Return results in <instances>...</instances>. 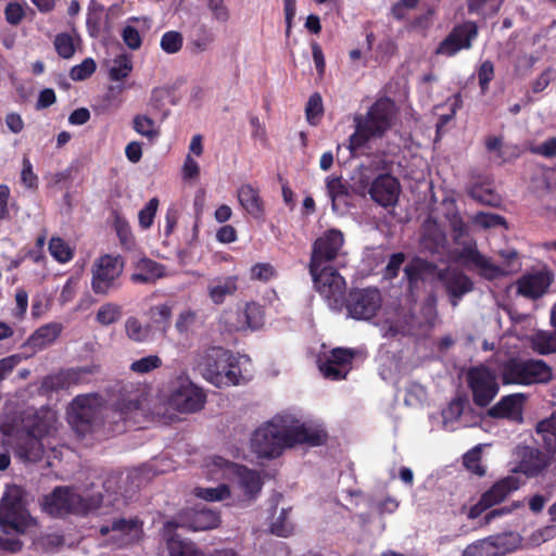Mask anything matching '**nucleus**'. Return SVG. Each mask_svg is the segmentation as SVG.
I'll use <instances>...</instances> for the list:
<instances>
[{"mask_svg": "<svg viewBox=\"0 0 556 556\" xmlns=\"http://www.w3.org/2000/svg\"><path fill=\"white\" fill-rule=\"evenodd\" d=\"M327 432L314 422H302L292 416H276L256 429L251 439V451L262 458H274L283 448L296 444L318 446L326 442Z\"/></svg>", "mask_w": 556, "mask_h": 556, "instance_id": "nucleus-1", "label": "nucleus"}, {"mask_svg": "<svg viewBox=\"0 0 556 556\" xmlns=\"http://www.w3.org/2000/svg\"><path fill=\"white\" fill-rule=\"evenodd\" d=\"M58 429V418L53 412H46L34 427L28 431L16 432L11 422L0 424V433L3 435L2 443L11 444L10 438L17 437L14 446L15 455L25 463H37L42 459L46 447L50 446L47 441Z\"/></svg>", "mask_w": 556, "mask_h": 556, "instance_id": "nucleus-2", "label": "nucleus"}, {"mask_svg": "<svg viewBox=\"0 0 556 556\" xmlns=\"http://www.w3.org/2000/svg\"><path fill=\"white\" fill-rule=\"evenodd\" d=\"M204 467L212 479L222 478L229 481L233 501L251 500L262 489L263 482L256 471L222 456L207 457Z\"/></svg>", "mask_w": 556, "mask_h": 556, "instance_id": "nucleus-3", "label": "nucleus"}, {"mask_svg": "<svg viewBox=\"0 0 556 556\" xmlns=\"http://www.w3.org/2000/svg\"><path fill=\"white\" fill-rule=\"evenodd\" d=\"M197 367L205 380L218 388L247 381L241 372L239 359L219 346L201 352L197 358Z\"/></svg>", "mask_w": 556, "mask_h": 556, "instance_id": "nucleus-4", "label": "nucleus"}, {"mask_svg": "<svg viewBox=\"0 0 556 556\" xmlns=\"http://www.w3.org/2000/svg\"><path fill=\"white\" fill-rule=\"evenodd\" d=\"M394 114V102L383 98L375 102L366 115L355 116V131L350 136L349 149L355 151L371 138L381 137L392 126Z\"/></svg>", "mask_w": 556, "mask_h": 556, "instance_id": "nucleus-5", "label": "nucleus"}, {"mask_svg": "<svg viewBox=\"0 0 556 556\" xmlns=\"http://www.w3.org/2000/svg\"><path fill=\"white\" fill-rule=\"evenodd\" d=\"M102 501L103 496L100 493H80L73 488L59 486L43 497L41 506L49 515L60 517L67 514H87L100 507Z\"/></svg>", "mask_w": 556, "mask_h": 556, "instance_id": "nucleus-6", "label": "nucleus"}, {"mask_svg": "<svg viewBox=\"0 0 556 556\" xmlns=\"http://www.w3.org/2000/svg\"><path fill=\"white\" fill-rule=\"evenodd\" d=\"M553 378V368L543 359L513 358L502 367V381L504 384H547Z\"/></svg>", "mask_w": 556, "mask_h": 556, "instance_id": "nucleus-7", "label": "nucleus"}, {"mask_svg": "<svg viewBox=\"0 0 556 556\" xmlns=\"http://www.w3.org/2000/svg\"><path fill=\"white\" fill-rule=\"evenodd\" d=\"M314 286L333 311L342 309L345 301L346 282L332 266H320L314 269L308 265Z\"/></svg>", "mask_w": 556, "mask_h": 556, "instance_id": "nucleus-8", "label": "nucleus"}, {"mask_svg": "<svg viewBox=\"0 0 556 556\" xmlns=\"http://www.w3.org/2000/svg\"><path fill=\"white\" fill-rule=\"evenodd\" d=\"M102 410V400L97 394L79 395L73 400L67 412L68 422L78 437L93 431Z\"/></svg>", "mask_w": 556, "mask_h": 556, "instance_id": "nucleus-9", "label": "nucleus"}, {"mask_svg": "<svg viewBox=\"0 0 556 556\" xmlns=\"http://www.w3.org/2000/svg\"><path fill=\"white\" fill-rule=\"evenodd\" d=\"M124 269L123 260L110 254L94 260L91 266V289L96 294L108 295L118 288V278Z\"/></svg>", "mask_w": 556, "mask_h": 556, "instance_id": "nucleus-10", "label": "nucleus"}, {"mask_svg": "<svg viewBox=\"0 0 556 556\" xmlns=\"http://www.w3.org/2000/svg\"><path fill=\"white\" fill-rule=\"evenodd\" d=\"M462 255L477 268L482 277L490 280L514 274L520 269L518 254L514 250L501 253V255L507 260V265L505 266L495 265L491 258L481 254L475 247L464 249Z\"/></svg>", "mask_w": 556, "mask_h": 556, "instance_id": "nucleus-11", "label": "nucleus"}, {"mask_svg": "<svg viewBox=\"0 0 556 556\" xmlns=\"http://www.w3.org/2000/svg\"><path fill=\"white\" fill-rule=\"evenodd\" d=\"M467 382L473 403L478 406L489 405L498 393L495 372L484 366L471 368L467 374Z\"/></svg>", "mask_w": 556, "mask_h": 556, "instance_id": "nucleus-12", "label": "nucleus"}, {"mask_svg": "<svg viewBox=\"0 0 556 556\" xmlns=\"http://www.w3.org/2000/svg\"><path fill=\"white\" fill-rule=\"evenodd\" d=\"M205 403V394L189 379H179L169 395V404L180 413H194L200 410Z\"/></svg>", "mask_w": 556, "mask_h": 556, "instance_id": "nucleus-13", "label": "nucleus"}, {"mask_svg": "<svg viewBox=\"0 0 556 556\" xmlns=\"http://www.w3.org/2000/svg\"><path fill=\"white\" fill-rule=\"evenodd\" d=\"M520 488V481L514 476H508L495 482L489 490L482 493L479 502L470 507L469 519L478 518L486 509L505 501L514 491Z\"/></svg>", "mask_w": 556, "mask_h": 556, "instance_id": "nucleus-14", "label": "nucleus"}, {"mask_svg": "<svg viewBox=\"0 0 556 556\" xmlns=\"http://www.w3.org/2000/svg\"><path fill=\"white\" fill-rule=\"evenodd\" d=\"M344 243L343 233L337 229L325 231L315 240L312 247L309 265L317 268L320 266H331L330 263L337 258Z\"/></svg>", "mask_w": 556, "mask_h": 556, "instance_id": "nucleus-15", "label": "nucleus"}, {"mask_svg": "<svg viewBox=\"0 0 556 556\" xmlns=\"http://www.w3.org/2000/svg\"><path fill=\"white\" fill-rule=\"evenodd\" d=\"M380 306L379 291L370 288L351 292L346 302L349 315L355 319H370Z\"/></svg>", "mask_w": 556, "mask_h": 556, "instance_id": "nucleus-16", "label": "nucleus"}, {"mask_svg": "<svg viewBox=\"0 0 556 556\" xmlns=\"http://www.w3.org/2000/svg\"><path fill=\"white\" fill-rule=\"evenodd\" d=\"M478 35V27L472 22L455 26L445 39L438 46L435 53L451 58L464 49L471 48V41Z\"/></svg>", "mask_w": 556, "mask_h": 556, "instance_id": "nucleus-17", "label": "nucleus"}, {"mask_svg": "<svg viewBox=\"0 0 556 556\" xmlns=\"http://www.w3.org/2000/svg\"><path fill=\"white\" fill-rule=\"evenodd\" d=\"M175 528L181 527L191 531H206L215 529L220 523V516L210 508H190L182 510L172 522Z\"/></svg>", "mask_w": 556, "mask_h": 556, "instance_id": "nucleus-18", "label": "nucleus"}, {"mask_svg": "<svg viewBox=\"0 0 556 556\" xmlns=\"http://www.w3.org/2000/svg\"><path fill=\"white\" fill-rule=\"evenodd\" d=\"M354 355V351L350 349H333L329 356L325 359H319V370L327 379H344L352 368Z\"/></svg>", "mask_w": 556, "mask_h": 556, "instance_id": "nucleus-19", "label": "nucleus"}, {"mask_svg": "<svg viewBox=\"0 0 556 556\" xmlns=\"http://www.w3.org/2000/svg\"><path fill=\"white\" fill-rule=\"evenodd\" d=\"M24 508V490L17 485L8 486L0 502V523H14L23 517Z\"/></svg>", "mask_w": 556, "mask_h": 556, "instance_id": "nucleus-20", "label": "nucleus"}, {"mask_svg": "<svg viewBox=\"0 0 556 556\" xmlns=\"http://www.w3.org/2000/svg\"><path fill=\"white\" fill-rule=\"evenodd\" d=\"M142 532V523L137 518H118L111 526L100 528L102 535L112 533V540L122 544H128L138 540Z\"/></svg>", "mask_w": 556, "mask_h": 556, "instance_id": "nucleus-21", "label": "nucleus"}, {"mask_svg": "<svg viewBox=\"0 0 556 556\" xmlns=\"http://www.w3.org/2000/svg\"><path fill=\"white\" fill-rule=\"evenodd\" d=\"M439 279L450 294L451 303L454 307L457 306L459 299L473 288L469 277L456 268H447L440 271Z\"/></svg>", "mask_w": 556, "mask_h": 556, "instance_id": "nucleus-22", "label": "nucleus"}, {"mask_svg": "<svg viewBox=\"0 0 556 556\" xmlns=\"http://www.w3.org/2000/svg\"><path fill=\"white\" fill-rule=\"evenodd\" d=\"M369 194L381 206H392L399 199L400 184L391 175H380L372 181Z\"/></svg>", "mask_w": 556, "mask_h": 556, "instance_id": "nucleus-23", "label": "nucleus"}, {"mask_svg": "<svg viewBox=\"0 0 556 556\" xmlns=\"http://www.w3.org/2000/svg\"><path fill=\"white\" fill-rule=\"evenodd\" d=\"M144 482L141 469H132L126 475H117L109 477L104 482L105 491L119 493L125 497L131 496Z\"/></svg>", "mask_w": 556, "mask_h": 556, "instance_id": "nucleus-24", "label": "nucleus"}, {"mask_svg": "<svg viewBox=\"0 0 556 556\" xmlns=\"http://www.w3.org/2000/svg\"><path fill=\"white\" fill-rule=\"evenodd\" d=\"M526 396L522 393L509 394L501 399L492 406L488 414L493 418H507L514 421H522V408Z\"/></svg>", "mask_w": 556, "mask_h": 556, "instance_id": "nucleus-25", "label": "nucleus"}, {"mask_svg": "<svg viewBox=\"0 0 556 556\" xmlns=\"http://www.w3.org/2000/svg\"><path fill=\"white\" fill-rule=\"evenodd\" d=\"M552 282V276L548 273L538 271L526 275L517 281L518 293L529 299L542 296Z\"/></svg>", "mask_w": 556, "mask_h": 556, "instance_id": "nucleus-26", "label": "nucleus"}, {"mask_svg": "<svg viewBox=\"0 0 556 556\" xmlns=\"http://www.w3.org/2000/svg\"><path fill=\"white\" fill-rule=\"evenodd\" d=\"M264 325L263 307L255 302H248L237 313L236 330L260 329Z\"/></svg>", "mask_w": 556, "mask_h": 556, "instance_id": "nucleus-27", "label": "nucleus"}, {"mask_svg": "<svg viewBox=\"0 0 556 556\" xmlns=\"http://www.w3.org/2000/svg\"><path fill=\"white\" fill-rule=\"evenodd\" d=\"M62 331L59 323H49L38 328L26 341V346L35 351L43 350L52 344Z\"/></svg>", "mask_w": 556, "mask_h": 556, "instance_id": "nucleus-28", "label": "nucleus"}, {"mask_svg": "<svg viewBox=\"0 0 556 556\" xmlns=\"http://www.w3.org/2000/svg\"><path fill=\"white\" fill-rule=\"evenodd\" d=\"M165 267L150 258H141L137 262L136 270L131 275L134 282L150 283L165 277Z\"/></svg>", "mask_w": 556, "mask_h": 556, "instance_id": "nucleus-29", "label": "nucleus"}, {"mask_svg": "<svg viewBox=\"0 0 556 556\" xmlns=\"http://www.w3.org/2000/svg\"><path fill=\"white\" fill-rule=\"evenodd\" d=\"M237 290V276H227L214 279L207 287L208 296L215 304L224 303L225 299L233 295Z\"/></svg>", "mask_w": 556, "mask_h": 556, "instance_id": "nucleus-30", "label": "nucleus"}, {"mask_svg": "<svg viewBox=\"0 0 556 556\" xmlns=\"http://www.w3.org/2000/svg\"><path fill=\"white\" fill-rule=\"evenodd\" d=\"M174 529L175 527L172 522H168L165 526V536L170 556H202V553L192 542L182 540L178 535L172 534Z\"/></svg>", "mask_w": 556, "mask_h": 556, "instance_id": "nucleus-31", "label": "nucleus"}, {"mask_svg": "<svg viewBox=\"0 0 556 556\" xmlns=\"http://www.w3.org/2000/svg\"><path fill=\"white\" fill-rule=\"evenodd\" d=\"M238 200L241 206L252 216L261 217L263 214V203L258 191L251 185H242L238 189Z\"/></svg>", "mask_w": 556, "mask_h": 556, "instance_id": "nucleus-32", "label": "nucleus"}, {"mask_svg": "<svg viewBox=\"0 0 556 556\" xmlns=\"http://www.w3.org/2000/svg\"><path fill=\"white\" fill-rule=\"evenodd\" d=\"M126 338L135 343H146L152 339V327L143 324L135 316L128 317L124 323Z\"/></svg>", "mask_w": 556, "mask_h": 556, "instance_id": "nucleus-33", "label": "nucleus"}, {"mask_svg": "<svg viewBox=\"0 0 556 556\" xmlns=\"http://www.w3.org/2000/svg\"><path fill=\"white\" fill-rule=\"evenodd\" d=\"M545 466L546 460L544 455H542L538 450L526 448L522 459L518 466V471L528 477H534L539 475Z\"/></svg>", "mask_w": 556, "mask_h": 556, "instance_id": "nucleus-34", "label": "nucleus"}, {"mask_svg": "<svg viewBox=\"0 0 556 556\" xmlns=\"http://www.w3.org/2000/svg\"><path fill=\"white\" fill-rule=\"evenodd\" d=\"M105 12L104 7L97 1H91L88 7L86 25L88 34L92 38L99 37L105 27Z\"/></svg>", "mask_w": 556, "mask_h": 556, "instance_id": "nucleus-35", "label": "nucleus"}, {"mask_svg": "<svg viewBox=\"0 0 556 556\" xmlns=\"http://www.w3.org/2000/svg\"><path fill=\"white\" fill-rule=\"evenodd\" d=\"M132 129L149 141L160 137L161 130L156 122L146 114H136L131 121Z\"/></svg>", "mask_w": 556, "mask_h": 556, "instance_id": "nucleus-36", "label": "nucleus"}, {"mask_svg": "<svg viewBox=\"0 0 556 556\" xmlns=\"http://www.w3.org/2000/svg\"><path fill=\"white\" fill-rule=\"evenodd\" d=\"M529 342L531 349L540 355L556 353V330L538 331L530 337Z\"/></svg>", "mask_w": 556, "mask_h": 556, "instance_id": "nucleus-37", "label": "nucleus"}, {"mask_svg": "<svg viewBox=\"0 0 556 556\" xmlns=\"http://www.w3.org/2000/svg\"><path fill=\"white\" fill-rule=\"evenodd\" d=\"M494 547L495 556L517 549L521 544V536L517 533H504L489 536Z\"/></svg>", "mask_w": 556, "mask_h": 556, "instance_id": "nucleus-38", "label": "nucleus"}, {"mask_svg": "<svg viewBox=\"0 0 556 556\" xmlns=\"http://www.w3.org/2000/svg\"><path fill=\"white\" fill-rule=\"evenodd\" d=\"M193 494L207 502H220L232 497V491L228 483H222L215 488L197 486L193 489Z\"/></svg>", "mask_w": 556, "mask_h": 556, "instance_id": "nucleus-39", "label": "nucleus"}, {"mask_svg": "<svg viewBox=\"0 0 556 556\" xmlns=\"http://www.w3.org/2000/svg\"><path fill=\"white\" fill-rule=\"evenodd\" d=\"M536 432L541 434L546 448L555 453L556 452V412L551 417L541 420L536 425Z\"/></svg>", "mask_w": 556, "mask_h": 556, "instance_id": "nucleus-40", "label": "nucleus"}, {"mask_svg": "<svg viewBox=\"0 0 556 556\" xmlns=\"http://www.w3.org/2000/svg\"><path fill=\"white\" fill-rule=\"evenodd\" d=\"M199 314L195 309L187 307L180 311L175 320V329L181 337H188L197 327Z\"/></svg>", "mask_w": 556, "mask_h": 556, "instance_id": "nucleus-41", "label": "nucleus"}, {"mask_svg": "<svg viewBox=\"0 0 556 556\" xmlns=\"http://www.w3.org/2000/svg\"><path fill=\"white\" fill-rule=\"evenodd\" d=\"M123 316V308L119 304L106 302L96 313V321L104 327L117 323Z\"/></svg>", "mask_w": 556, "mask_h": 556, "instance_id": "nucleus-42", "label": "nucleus"}, {"mask_svg": "<svg viewBox=\"0 0 556 556\" xmlns=\"http://www.w3.org/2000/svg\"><path fill=\"white\" fill-rule=\"evenodd\" d=\"M49 252L61 264L70 262L74 256V250L60 237H52L50 239Z\"/></svg>", "mask_w": 556, "mask_h": 556, "instance_id": "nucleus-43", "label": "nucleus"}, {"mask_svg": "<svg viewBox=\"0 0 556 556\" xmlns=\"http://www.w3.org/2000/svg\"><path fill=\"white\" fill-rule=\"evenodd\" d=\"M132 61L131 58L125 53H122L114 58L112 65L109 71L110 78L112 80H122L131 73Z\"/></svg>", "mask_w": 556, "mask_h": 556, "instance_id": "nucleus-44", "label": "nucleus"}, {"mask_svg": "<svg viewBox=\"0 0 556 556\" xmlns=\"http://www.w3.org/2000/svg\"><path fill=\"white\" fill-rule=\"evenodd\" d=\"M326 189L332 203V210L337 211L339 208L340 201L346 197L348 189L340 177L333 176L326 178Z\"/></svg>", "mask_w": 556, "mask_h": 556, "instance_id": "nucleus-45", "label": "nucleus"}, {"mask_svg": "<svg viewBox=\"0 0 556 556\" xmlns=\"http://www.w3.org/2000/svg\"><path fill=\"white\" fill-rule=\"evenodd\" d=\"M80 38L77 36L76 40L73 36L61 33L54 38V48L58 54L63 59H71L74 56L76 51V42H79Z\"/></svg>", "mask_w": 556, "mask_h": 556, "instance_id": "nucleus-46", "label": "nucleus"}, {"mask_svg": "<svg viewBox=\"0 0 556 556\" xmlns=\"http://www.w3.org/2000/svg\"><path fill=\"white\" fill-rule=\"evenodd\" d=\"M466 401L462 397L451 401L448 406L442 412L443 425L447 430H454L455 424L464 412Z\"/></svg>", "mask_w": 556, "mask_h": 556, "instance_id": "nucleus-47", "label": "nucleus"}, {"mask_svg": "<svg viewBox=\"0 0 556 556\" xmlns=\"http://www.w3.org/2000/svg\"><path fill=\"white\" fill-rule=\"evenodd\" d=\"M163 362L159 355L151 354L139 359L134 361L129 369L137 375L149 374L155 369L161 368Z\"/></svg>", "mask_w": 556, "mask_h": 556, "instance_id": "nucleus-48", "label": "nucleus"}, {"mask_svg": "<svg viewBox=\"0 0 556 556\" xmlns=\"http://www.w3.org/2000/svg\"><path fill=\"white\" fill-rule=\"evenodd\" d=\"M184 37L179 31L169 30L162 35L160 40L161 49L167 54H175L180 51Z\"/></svg>", "mask_w": 556, "mask_h": 556, "instance_id": "nucleus-49", "label": "nucleus"}, {"mask_svg": "<svg viewBox=\"0 0 556 556\" xmlns=\"http://www.w3.org/2000/svg\"><path fill=\"white\" fill-rule=\"evenodd\" d=\"M482 445L479 444L464 455V465L472 473L484 476L485 469L481 464Z\"/></svg>", "mask_w": 556, "mask_h": 556, "instance_id": "nucleus-50", "label": "nucleus"}, {"mask_svg": "<svg viewBox=\"0 0 556 556\" xmlns=\"http://www.w3.org/2000/svg\"><path fill=\"white\" fill-rule=\"evenodd\" d=\"M504 0H468V9L481 15H492L496 13Z\"/></svg>", "mask_w": 556, "mask_h": 556, "instance_id": "nucleus-51", "label": "nucleus"}, {"mask_svg": "<svg viewBox=\"0 0 556 556\" xmlns=\"http://www.w3.org/2000/svg\"><path fill=\"white\" fill-rule=\"evenodd\" d=\"M289 513L282 508L277 517L274 518L270 531L278 536H288L293 531V526L289 520Z\"/></svg>", "mask_w": 556, "mask_h": 556, "instance_id": "nucleus-52", "label": "nucleus"}, {"mask_svg": "<svg viewBox=\"0 0 556 556\" xmlns=\"http://www.w3.org/2000/svg\"><path fill=\"white\" fill-rule=\"evenodd\" d=\"M79 381V371L67 370L60 372L56 376L50 377L45 382L50 388H65Z\"/></svg>", "mask_w": 556, "mask_h": 556, "instance_id": "nucleus-53", "label": "nucleus"}, {"mask_svg": "<svg viewBox=\"0 0 556 556\" xmlns=\"http://www.w3.org/2000/svg\"><path fill=\"white\" fill-rule=\"evenodd\" d=\"M463 556H495V552L490 538H486L468 545Z\"/></svg>", "mask_w": 556, "mask_h": 556, "instance_id": "nucleus-54", "label": "nucleus"}, {"mask_svg": "<svg viewBox=\"0 0 556 556\" xmlns=\"http://www.w3.org/2000/svg\"><path fill=\"white\" fill-rule=\"evenodd\" d=\"M430 265L422 260H415L405 267V275L409 283H416L419 279H424L426 273L429 270Z\"/></svg>", "mask_w": 556, "mask_h": 556, "instance_id": "nucleus-55", "label": "nucleus"}, {"mask_svg": "<svg viewBox=\"0 0 556 556\" xmlns=\"http://www.w3.org/2000/svg\"><path fill=\"white\" fill-rule=\"evenodd\" d=\"M97 68V64L93 59L87 58L80 64L72 67L70 76L73 80H84L91 76Z\"/></svg>", "mask_w": 556, "mask_h": 556, "instance_id": "nucleus-56", "label": "nucleus"}, {"mask_svg": "<svg viewBox=\"0 0 556 556\" xmlns=\"http://www.w3.org/2000/svg\"><path fill=\"white\" fill-rule=\"evenodd\" d=\"M21 181L27 189L38 188V176L34 172V167L28 157H23Z\"/></svg>", "mask_w": 556, "mask_h": 556, "instance_id": "nucleus-57", "label": "nucleus"}, {"mask_svg": "<svg viewBox=\"0 0 556 556\" xmlns=\"http://www.w3.org/2000/svg\"><path fill=\"white\" fill-rule=\"evenodd\" d=\"M159 200L156 198H152L147 205L139 212V225L142 229H148L151 227L155 213L157 211Z\"/></svg>", "mask_w": 556, "mask_h": 556, "instance_id": "nucleus-58", "label": "nucleus"}, {"mask_svg": "<svg viewBox=\"0 0 556 556\" xmlns=\"http://www.w3.org/2000/svg\"><path fill=\"white\" fill-rule=\"evenodd\" d=\"M25 3L9 2L4 9V16L9 24L18 25L25 17Z\"/></svg>", "mask_w": 556, "mask_h": 556, "instance_id": "nucleus-59", "label": "nucleus"}, {"mask_svg": "<svg viewBox=\"0 0 556 556\" xmlns=\"http://www.w3.org/2000/svg\"><path fill=\"white\" fill-rule=\"evenodd\" d=\"M472 222L484 229L505 225V220L502 216L488 213L476 214Z\"/></svg>", "mask_w": 556, "mask_h": 556, "instance_id": "nucleus-60", "label": "nucleus"}, {"mask_svg": "<svg viewBox=\"0 0 556 556\" xmlns=\"http://www.w3.org/2000/svg\"><path fill=\"white\" fill-rule=\"evenodd\" d=\"M554 529L552 527H545L533 531L526 541V545L529 547L539 546L544 542L553 539Z\"/></svg>", "mask_w": 556, "mask_h": 556, "instance_id": "nucleus-61", "label": "nucleus"}, {"mask_svg": "<svg viewBox=\"0 0 556 556\" xmlns=\"http://www.w3.org/2000/svg\"><path fill=\"white\" fill-rule=\"evenodd\" d=\"M251 279L258 281H269L275 276L274 267L268 263H257L251 268Z\"/></svg>", "mask_w": 556, "mask_h": 556, "instance_id": "nucleus-62", "label": "nucleus"}, {"mask_svg": "<svg viewBox=\"0 0 556 556\" xmlns=\"http://www.w3.org/2000/svg\"><path fill=\"white\" fill-rule=\"evenodd\" d=\"M207 8L213 18L219 23H226L230 18L229 10L225 5L224 0H207Z\"/></svg>", "mask_w": 556, "mask_h": 556, "instance_id": "nucleus-63", "label": "nucleus"}, {"mask_svg": "<svg viewBox=\"0 0 556 556\" xmlns=\"http://www.w3.org/2000/svg\"><path fill=\"white\" fill-rule=\"evenodd\" d=\"M122 38L125 45L131 50H138L141 47L142 38L137 28L126 25L122 31Z\"/></svg>", "mask_w": 556, "mask_h": 556, "instance_id": "nucleus-64", "label": "nucleus"}]
</instances>
